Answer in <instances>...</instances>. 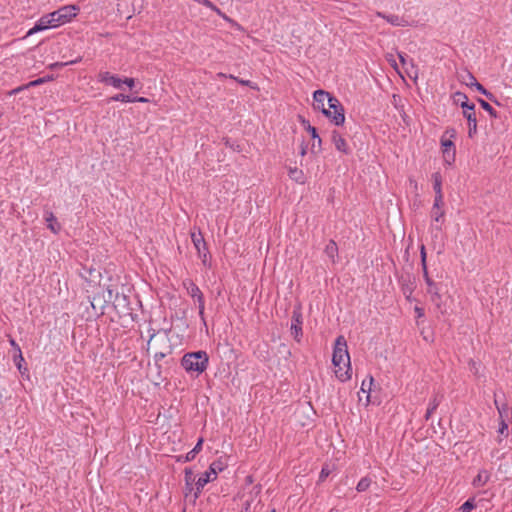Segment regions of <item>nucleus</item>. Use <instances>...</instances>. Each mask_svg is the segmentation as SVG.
Returning <instances> with one entry per match:
<instances>
[{
  "instance_id": "1",
  "label": "nucleus",
  "mask_w": 512,
  "mask_h": 512,
  "mask_svg": "<svg viewBox=\"0 0 512 512\" xmlns=\"http://www.w3.org/2000/svg\"><path fill=\"white\" fill-rule=\"evenodd\" d=\"M79 10V7L76 5H64L53 12L41 16L35 25L27 31L25 38L71 22L77 16Z\"/></svg>"
},
{
  "instance_id": "2",
  "label": "nucleus",
  "mask_w": 512,
  "mask_h": 512,
  "mask_svg": "<svg viewBox=\"0 0 512 512\" xmlns=\"http://www.w3.org/2000/svg\"><path fill=\"white\" fill-rule=\"evenodd\" d=\"M454 101L459 103L463 109V116L468 121V136L472 138L477 132L475 105L473 103H469L468 97L462 92H456L454 94Z\"/></svg>"
},
{
  "instance_id": "3",
  "label": "nucleus",
  "mask_w": 512,
  "mask_h": 512,
  "mask_svg": "<svg viewBox=\"0 0 512 512\" xmlns=\"http://www.w3.org/2000/svg\"><path fill=\"white\" fill-rule=\"evenodd\" d=\"M332 364L335 377L340 382H347L352 378L350 354H332Z\"/></svg>"
},
{
  "instance_id": "4",
  "label": "nucleus",
  "mask_w": 512,
  "mask_h": 512,
  "mask_svg": "<svg viewBox=\"0 0 512 512\" xmlns=\"http://www.w3.org/2000/svg\"><path fill=\"white\" fill-rule=\"evenodd\" d=\"M208 364V354H184L181 365L187 372L202 373Z\"/></svg>"
},
{
  "instance_id": "5",
  "label": "nucleus",
  "mask_w": 512,
  "mask_h": 512,
  "mask_svg": "<svg viewBox=\"0 0 512 512\" xmlns=\"http://www.w3.org/2000/svg\"><path fill=\"white\" fill-rule=\"evenodd\" d=\"M455 137L456 130L454 128H447L440 139L444 161L448 165H451L455 161L456 150L454 142L452 141Z\"/></svg>"
},
{
  "instance_id": "6",
  "label": "nucleus",
  "mask_w": 512,
  "mask_h": 512,
  "mask_svg": "<svg viewBox=\"0 0 512 512\" xmlns=\"http://www.w3.org/2000/svg\"><path fill=\"white\" fill-rule=\"evenodd\" d=\"M324 115L337 126L345 122L344 108L337 98H329V107L324 111Z\"/></svg>"
},
{
  "instance_id": "7",
  "label": "nucleus",
  "mask_w": 512,
  "mask_h": 512,
  "mask_svg": "<svg viewBox=\"0 0 512 512\" xmlns=\"http://www.w3.org/2000/svg\"><path fill=\"white\" fill-rule=\"evenodd\" d=\"M183 285L184 287L186 288L187 290V293L193 298L196 300V302L198 303V308H199V314L202 316L203 313H204V296H203V293L201 292V290L199 289V287L192 281V280H185L183 282Z\"/></svg>"
},
{
  "instance_id": "8",
  "label": "nucleus",
  "mask_w": 512,
  "mask_h": 512,
  "mask_svg": "<svg viewBox=\"0 0 512 512\" xmlns=\"http://www.w3.org/2000/svg\"><path fill=\"white\" fill-rule=\"evenodd\" d=\"M302 325H303V317H302L301 310L299 308L294 309L292 312V317H291L290 332H291V335L293 336V338L298 342L300 341L302 334H303L302 333Z\"/></svg>"
},
{
  "instance_id": "9",
  "label": "nucleus",
  "mask_w": 512,
  "mask_h": 512,
  "mask_svg": "<svg viewBox=\"0 0 512 512\" xmlns=\"http://www.w3.org/2000/svg\"><path fill=\"white\" fill-rule=\"evenodd\" d=\"M98 82L112 86L115 89H121L123 85V78L119 77L116 74H112L108 71H101L98 76Z\"/></svg>"
},
{
  "instance_id": "10",
  "label": "nucleus",
  "mask_w": 512,
  "mask_h": 512,
  "mask_svg": "<svg viewBox=\"0 0 512 512\" xmlns=\"http://www.w3.org/2000/svg\"><path fill=\"white\" fill-rule=\"evenodd\" d=\"M399 284H400L401 291H402L403 295L405 296V298L410 302L413 301L414 300L413 292L416 287L414 279H412L409 275L402 276L399 279Z\"/></svg>"
},
{
  "instance_id": "11",
  "label": "nucleus",
  "mask_w": 512,
  "mask_h": 512,
  "mask_svg": "<svg viewBox=\"0 0 512 512\" xmlns=\"http://www.w3.org/2000/svg\"><path fill=\"white\" fill-rule=\"evenodd\" d=\"M329 98H335L330 93L324 91V90H316L313 93V100H314V108L321 110L324 114V111H327L328 108L325 106V102L329 105Z\"/></svg>"
},
{
  "instance_id": "12",
  "label": "nucleus",
  "mask_w": 512,
  "mask_h": 512,
  "mask_svg": "<svg viewBox=\"0 0 512 512\" xmlns=\"http://www.w3.org/2000/svg\"><path fill=\"white\" fill-rule=\"evenodd\" d=\"M191 239H192L195 249L197 250V252L199 254V257L202 259L203 263L205 264L206 260H207L208 249L206 247V243H205V240H204L202 234L201 233H198V234L192 233Z\"/></svg>"
},
{
  "instance_id": "13",
  "label": "nucleus",
  "mask_w": 512,
  "mask_h": 512,
  "mask_svg": "<svg viewBox=\"0 0 512 512\" xmlns=\"http://www.w3.org/2000/svg\"><path fill=\"white\" fill-rule=\"evenodd\" d=\"M331 140L337 151L344 154H349L351 152L347 141L338 131H332Z\"/></svg>"
},
{
  "instance_id": "14",
  "label": "nucleus",
  "mask_w": 512,
  "mask_h": 512,
  "mask_svg": "<svg viewBox=\"0 0 512 512\" xmlns=\"http://www.w3.org/2000/svg\"><path fill=\"white\" fill-rule=\"evenodd\" d=\"M424 281L427 285V293L430 295L431 301H436L440 298V289L437 283H435L428 274V270L426 272H423Z\"/></svg>"
},
{
  "instance_id": "15",
  "label": "nucleus",
  "mask_w": 512,
  "mask_h": 512,
  "mask_svg": "<svg viewBox=\"0 0 512 512\" xmlns=\"http://www.w3.org/2000/svg\"><path fill=\"white\" fill-rule=\"evenodd\" d=\"M376 16L385 19L388 23L397 27H406L409 25L408 21L404 17H400L395 14L386 15L380 11L376 12Z\"/></svg>"
},
{
  "instance_id": "16",
  "label": "nucleus",
  "mask_w": 512,
  "mask_h": 512,
  "mask_svg": "<svg viewBox=\"0 0 512 512\" xmlns=\"http://www.w3.org/2000/svg\"><path fill=\"white\" fill-rule=\"evenodd\" d=\"M203 438H199L194 448L188 451L185 455H179L176 457L177 462L185 463L195 459L196 455L201 451L203 445Z\"/></svg>"
},
{
  "instance_id": "17",
  "label": "nucleus",
  "mask_w": 512,
  "mask_h": 512,
  "mask_svg": "<svg viewBox=\"0 0 512 512\" xmlns=\"http://www.w3.org/2000/svg\"><path fill=\"white\" fill-rule=\"evenodd\" d=\"M44 220L46 222L47 228L54 234H58L61 230V225L57 221V218L53 214V212L46 210L44 212Z\"/></svg>"
},
{
  "instance_id": "18",
  "label": "nucleus",
  "mask_w": 512,
  "mask_h": 512,
  "mask_svg": "<svg viewBox=\"0 0 512 512\" xmlns=\"http://www.w3.org/2000/svg\"><path fill=\"white\" fill-rule=\"evenodd\" d=\"M302 125L310 133L312 139L314 140V143L312 144V150H314L316 146L318 147V150H320L322 139L320 138L317 129L314 126H311L309 121L305 119H302Z\"/></svg>"
},
{
  "instance_id": "19",
  "label": "nucleus",
  "mask_w": 512,
  "mask_h": 512,
  "mask_svg": "<svg viewBox=\"0 0 512 512\" xmlns=\"http://www.w3.org/2000/svg\"><path fill=\"white\" fill-rule=\"evenodd\" d=\"M433 180V189L435 191L436 198V206L443 200V192H442V178L440 173L436 172L432 175Z\"/></svg>"
},
{
  "instance_id": "20",
  "label": "nucleus",
  "mask_w": 512,
  "mask_h": 512,
  "mask_svg": "<svg viewBox=\"0 0 512 512\" xmlns=\"http://www.w3.org/2000/svg\"><path fill=\"white\" fill-rule=\"evenodd\" d=\"M214 480L213 479V474L210 472V470L204 472L199 478L198 480L196 481L195 483V486H196V492L194 494V497L195 498H198L202 489L204 488V486L206 484H208L210 481Z\"/></svg>"
},
{
  "instance_id": "21",
  "label": "nucleus",
  "mask_w": 512,
  "mask_h": 512,
  "mask_svg": "<svg viewBox=\"0 0 512 512\" xmlns=\"http://www.w3.org/2000/svg\"><path fill=\"white\" fill-rule=\"evenodd\" d=\"M491 473L486 469H481L477 476L473 479V486L480 488L486 485V483L490 480Z\"/></svg>"
},
{
  "instance_id": "22",
  "label": "nucleus",
  "mask_w": 512,
  "mask_h": 512,
  "mask_svg": "<svg viewBox=\"0 0 512 512\" xmlns=\"http://www.w3.org/2000/svg\"><path fill=\"white\" fill-rule=\"evenodd\" d=\"M442 399H443V395L439 394V393L435 394L433 396V398L430 399L429 404H428V408H427V411H426V414H425V419L426 420L430 419L432 414L435 412V410L440 405Z\"/></svg>"
},
{
  "instance_id": "23",
  "label": "nucleus",
  "mask_w": 512,
  "mask_h": 512,
  "mask_svg": "<svg viewBox=\"0 0 512 512\" xmlns=\"http://www.w3.org/2000/svg\"><path fill=\"white\" fill-rule=\"evenodd\" d=\"M13 361L22 377L29 378L28 368L26 366L25 359L23 358V354H14Z\"/></svg>"
},
{
  "instance_id": "24",
  "label": "nucleus",
  "mask_w": 512,
  "mask_h": 512,
  "mask_svg": "<svg viewBox=\"0 0 512 512\" xmlns=\"http://www.w3.org/2000/svg\"><path fill=\"white\" fill-rule=\"evenodd\" d=\"M443 204L444 203L442 200L438 204V206H436V198H434V203H433V207H432V211H431V217H432V220L436 223L443 221V218H444V211L442 209Z\"/></svg>"
},
{
  "instance_id": "25",
  "label": "nucleus",
  "mask_w": 512,
  "mask_h": 512,
  "mask_svg": "<svg viewBox=\"0 0 512 512\" xmlns=\"http://www.w3.org/2000/svg\"><path fill=\"white\" fill-rule=\"evenodd\" d=\"M226 467L227 463L222 458L213 461L209 466V470L213 474V479H216L217 474L222 472Z\"/></svg>"
},
{
  "instance_id": "26",
  "label": "nucleus",
  "mask_w": 512,
  "mask_h": 512,
  "mask_svg": "<svg viewBox=\"0 0 512 512\" xmlns=\"http://www.w3.org/2000/svg\"><path fill=\"white\" fill-rule=\"evenodd\" d=\"M327 257L333 262H336V257L338 255V246L335 241L330 240L324 250Z\"/></svg>"
},
{
  "instance_id": "27",
  "label": "nucleus",
  "mask_w": 512,
  "mask_h": 512,
  "mask_svg": "<svg viewBox=\"0 0 512 512\" xmlns=\"http://www.w3.org/2000/svg\"><path fill=\"white\" fill-rule=\"evenodd\" d=\"M288 175L290 179L297 183L303 184L305 182L304 173L302 170L298 169L297 167H291L289 168Z\"/></svg>"
},
{
  "instance_id": "28",
  "label": "nucleus",
  "mask_w": 512,
  "mask_h": 512,
  "mask_svg": "<svg viewBox=\"0 0 512 512\" xmlns=\"http://www.w3.org/2000/svg\"><path fill=\"white\" fill-rule=\"evenodd\" d=\"M151 331H152V333L150 334L149 340H148V349L151 348V343L153 341L158 340V339L165 341L168 338V334H167L166 330L155 331L154 329H152Z\"/></svg>"
},
{
  "instance_id": "29",
  "label": "nucleus",
  "mask_w": 512,
  "mask_h": 512,
  "mask_svg": "<svg viewBox=\"0 0 512 512\" xmlns=\"http://www.w3.org/2000/svg\"><path fill=\"white\" fill-rule=\"evenodd\" d=\"M118 297V291L113 286H107L103 292L105 302H114Z\"/></svg>"
},
{
  "instance_id": "30",
  "label": "nucleus",
  "mask_w": 512,
  "mask_h": 512,
  "mask_svg": "<svg viewBox=\"0 0 512 512\" xmlns=\"http://www.w3.org/2000/svg\"><path fill=\"white\" fill-rule=\"evenodd\" d=\"M333 352H348L347 341L344 336H338L336 338Z\"/></svg>"
},
{
  "instance_id": "31",
  "label": "nucleus",
  "mask_w": 512,
  "mask_h": 512,
  "mask_svg": "<svg viewBox=\"0 0 512 512\" xmlns=\"http://www.w3.org/2000/svg\"><path fill=\"white\" fill-rule=\"evenodd\" d=\"M111 101L116 102H123V103H133L134 99H132V96L126 95L123 93L116 94L110 98Z\"/></svg>"
},
{
  "instance_id": "32",
  "label": "nucleus",
  "mask_w": 512,
  "mask_h": 512,
  "mask_svg": "<svg viewBox=\"0 0 512 512\" xmlns=\"http://www.w3.org/2000/svg\"><path fill=\"white\" fill-rule=\"evenodd\" d=\"M195 480V476L193 474V472L191 471V469H188L186 468L185 469V484H186V488L187 490L190 492L192 491V483L194 482Z\"/></svg>"
},
{
  "instance_id": "33",
  "label": "nucleus",
  "mask_w": 512,
  "mask_h": 512,
  "mask_svg": "<svg viewBox=\"0 0 512 512\" xmlns=\"http://www.w3.org/2000/svg\"><path fill=\"white\" fill-rule=\"evenodd\" d=\"M371 479L368 478V477H363L360 479V481L358 482L357 486H356V490L358 492H364L366 491L370 485H371Z\"/></svg>"
},
{
  "instance_id": "34",
  "label": "nucleus",
  "mask_w": 512,
  "mask_h": 512,
  "mask_svg": "<svg viewBox=\"0 0 512 512\" xmlns=\"http://www.w3.org/2000/svg\"><path fill=\"white\" fill-rule=\"evenodd\" d=\"M478 102H479V104L481 105V107H482L486 112H488V113H489V115H490L491 117H494V118H496V117H497V112H496V110H495V109H494V108H493V107H492V106H491L487 101H485V100H483V99H478Z\"/></svg>"
},
{
  "instance_id": "35",
  "label": "nucleus",
  "mask_w": 512,
  "mask_h": 512,
  "mask_svg": "<svg viewBox=\"0 0 512 512\" xmlns=\"http://www.w3.org/2000/svg\"><path fill=\"white\" fill-rule=\"evenodd\" d=\"M494 404L498 410V413H499V416L501 419H503V416L504 414H506L508 412V405L507 403H503L501 405H499V402H498V399H497V394L495 393L494 394Z\"/></svg>"
},
{
  "instance_id": "36",
  "label": "nucleus",
  "mask_w": 512,
  "mask_h": 512,
  "mask_svg": "<svg viewBox=\"0 0 512 512\" xmlns=\"http://www.w3.org/2000/svg\"><path fill=\"white\" fill-rule=\"evenodd\" d=\"M476 507V504H475V501L473 498H470L468 500H466L462 505L461 507L459 508V510L461 512H470L471 510H473L474 508Z\"/></svg>"
},
{
  "instance_id": "37",
  "label": "nucleus",
  "mask_w": 512,
  "mask_h": 512,
  "mask_svg": "<svg viewBox=\"0 0 512 512\" xmlns=\"http://www.w3.org/2000/svg\"><path fill=\"white\" fill-rule=\"evenodd\" d=\"M471 88H475L478 92L488 97L490 100H493L494 96L492 93L487 91L482 84H480L478 81L473 83V86Z\"/></svg>"
},
{
  "instance_id": "38",
  "label": "nucleus",
  "mask_w": 512,
  "mask_h": 512,
  "mask_svg": "<svg viewBox=\"0 0 512 512\" xmlns=\"http://www.w3.org/2000/svg\"><path fill=\"white\" fill-rule=\"evenodd\" d=\"M373 377L370 376L369 377V383L367 384L366 381L364 380L361 384V392L363 393H367V400L369 401V398H370V392H371V385L373 384Z\"/></svg>"
},
{
  "instance_id": "39",
  "label": "nucleus",
  "mask_w": 512,
  "mask_h": 512,
  "mask_svg": "<svg viewBox=\"0 0 512 512\" xmlns=\"http://www.w3.org/2000/svg\"><path fill=\"white\" fill-rule=\"evenodd\" d=\"M332 469L330 468L329 464H324L320 474H319V482L325 481V479L331 474Z\"/></svg>"
},
{
  "instance_id": "40",
  "label": "nucleus",
  "mask_w": 512,
  "mask_h": 512,
  "mask_svg": "<svg viewBox=\"0 0 512 512\" xmlns=\"http://www.w3.org/2000/svg\"><path fill=\"white\" fill-rule=\"evenodd\" d=\"M420 257H421V266H422V270L423 272H426L427 269V263H426V250H425V246L424 245H421V248H420Z\"/></svg>"
},
{
  "instance_id": "41",
  "label": "nucleus",
  "mask_w": 512,
  "mask_h": 512,
  "mask_svg": "<svg viewBox=\"0 0 512 512\" xmlns=\"http://www.w3.org/2000/svg\"><path fill=\"white\" fill-rule=\"evenodd\" d=\"M463 81L467 86L472 87L473 83L477 82V79L474 77L472 73L467 72L465 77L463 78Z\"/></svg>"
},
{
  "instance_id": "42",
  "label": "nucleus",
  "mask_w": 512,
  "mask_h": 512,
  "mask_svg": "<svg viewBox=\"0 0 512 512\" xmlns=\"http://www.w3.org/2000/svg\"><path fill=\"white\" fill-rule=\"evenodd\" d=\"M435 306L436 308L438 309V311L441 313V314H445L446 313V308L445 306L442 304V296L440 295V298L437 299L436 301H431Z\"/></svg>"
},
{
  "instance_id": "43",
  "label": "nucleus",
  "mask_w": 512,
  "mask_h": 512,
  "mask_svg": "<svg viewBox=\"0 0 512 512\" xmlns=\"http://www.w3.org/2000/svg\"><path fill=\"white\" fill-rule=\"evenodd\" d=\"M399 60L403 66H407L408 64L413 67V63L411 60L408 59V57L403 53H398Z\"/></svg>"
},
{
  "instance_id": "44",
  "label": "nucleus",
  "mask_w": 512,
  "mask_h": 512,
  "mask_svg": "<svg viewBox=\"0 0 512 512\" xmlns=\"http://www.w3.org/2000/svg\"><path fill=\"white\" fill-rule=\"evenodd\" d=\"M135 79L130 77L123 78V84L126 85L129 89H133L135 87Z\"/></svg>"
},
{
  "instance_id": "45",
  "label": "nucleus",
  "mask_w": 512,
  "mask_h": 512,
  "mask_svg": "<svg viewBox=\"0 0 512 512\" xmlns=\"http://www.w3.org/2000/svg\"><path fill=\"white\" fill-rule=\"evenodd\" d=\"M507 431H508V424L504 421V419H501L500 424H499L498 433L504 434V433H507Z\"/></svg>"
},
{
  "instance_id": "46",
  "label": "nucleus",
  "mask_w": 512,
  "mask_h": 512,
  "mask_svg": "<svg viewBox=\"0 0 512 512\" xmlns=\"http://www.w3.org/2000/svg\"><path fill=\"white\" fill-rule=\"evenodd\" d=\"M469 365H470V370L474 373V374H478V367H477V364L474 360H470L469 361Z\"/></svg>"
},
{
  "instance_id": "47",
  "label": "nucleus",
  "mask_w": 512,
  "mask_h": 512,
  "mask_svg": "<svg viewBox=\"0 0 512 512\" xmlns=\"http://www.w3.org/2000/svg\"><path fill=\"white\" fill-rule=\"evenodd\" d=\"M414 311H415L416 316H417L418 318H421V317H423V316H424V309H423V308H421V307H419V306H415Z\"/></svg>"
},
{
  "instance_id": "48",
  "label": "nucleus",
  "mask_w": 512,
  "mask_h": 512,
  "mask_svg": "<svg viewBox=\"0 0 512 512\" xmlns=\"http://www.w3.org/2000/svg\"><path fill=\"white\" fill-rule=\"evenodd\" d=\"M387 60L389 61V63L391 64V66L394 68V69H398L397 67V63L395 61V59H393V55H389L387 56Z\"/></svg>"
},
{
  "instance_id": "49",
  "label": "nucleus",
  "mask_w": 512,
  "mask_h": 512,
  "mask_svg": "<svg viewBox=\"0 0 512 512\" xmlns=\"http://www.w3.org/2000/svg\"><path fill=\"white\" fill-rule=\"evenodd\" d=\"M238 83H239V84H241V85H243V86H249V87H251V88H253V87H254V86H253V83H252L251 81H249V80L239 79V80H238Z\"/></svg>"
},
{
  "instance_id": "50",
  "label": "nucleus",
  "mask_w": 512,
  "mask_h": 512,
  "mask_svg": "<svg viewBox=\"0 0 512 512\" xmlns=\"http://www.w3.org/2000/svg\"><path fill=\"white\" fill-rule=\"evenodd\" d=\"M132 99H134V102H139V103L149 102V99L145 98V97H132Z\"/></svg>"
},
{
  "instance_id": "51",
  "label": "nucleus",
  "mask_w": 512,
  "mask_h": 512,
  "mask_svg": "<svg viewBox=\"0 0 512 512\" xmlns=\"http://www.w3.org/2000/svg\"><path fill=\"white\" fill-rule=\"evenodd\" d=\"M220 17H222L225 21L231 23V24H235V22L230 19L227 15H225L222 11H221V14H218Z\"/></svg>"
},
{
  "instance_id": "52",
  "label": "nucleus",
  "mask_w": 512,
  "mask_h": 512,
  "mask_svg": "<svg viewBox=\"0 0 512 512\" xmlns=\"http://www.w3.org/2000/svg\"><path fill=\"white\" fill-rule=\"evenodd\" d=\"M166 356V354H155V361L158 362L160 360H162L164 357Z\"/></svg>"
},
{
  "instance_id": "53",
  "label": "nucleus",
  "mask_w": 512,
  "mask_h": 512,
  "mask_svg": "<svg viewBox=\"0 0 512 512\" xmlns=\"http://www.w3.org/2000/svg\"><path fill=\"white\" fill-rule=\"evenodd\" d=\"M306 153H307V147L305 145H302L301 150H300L301 156L306 155Z\"/></svg>"
},
{
  "instance_id": "54",
  "label": "nucleus",
  "mask_w": 512,
  "mask_h": 512,
  "mask_svg": "<svg viewBox=\"0 0 512 512\" xmlns=\"http://www.w3.org/2000/svg\"><path fill=\"white\" fill-rule=\"evenodd\" d=\"M227 77H228V75H227V74H225V73H221V72H220V73H218V74H217V78H219V79L227 78Z\"/></svg>"
},
{
  "instance_id": "55",
  "label": "nucleus",
  "mask_w": 512,
  "mask_h": 512,
  "mask_svg": "<svg viewBox=\"0 0 512 512\" xmlns=\"http://www.w3.org/2000/svg\"><path fill=\"white\" fill-rule=\"evenodd\" d=\"M41 82H42V80H41V79H38V80L32 81V82L30 83V85L35 86V85H38V84H39V83H41Z\"/></svg>"
},
{
  "instance_id": "56",
  "label": "nucleus",
  "mask_w": 512,
  "mask_h": 512,
  "mask_svg": "<svg viewBox=\"0 0 512 512\" xmlns=\"http://www.w3.org/2000/svg\"><path fill=\"white\" fill-rule=\"evenodd\" d=\"M227 78H230V79L236 80L237 82H238V80H239L238 78H236L235 76H233V75H231V74H230V75H228V77H227Z\"/></svg>"
},
{
  "instance_id": "57",
  "label": "nucleus",
  "mask_w": 512,
  "mask_h": 512,
  "mask_svg": "<svg viewBox=\"0 0 512 512\" xmlns=\"http://www.w3.org/2000/svg\"><path fill=\"white\" fill-rule=\"evenodd\" d=\"M433 229H435L436 231H440L441 230V227L440 226H437V225H432Z\"/></svg>"
},
{
  "instance_id": "58",
  "label": "nucleus",
  "mask_w": 512,
  "mask_h": 512,
  "mask_svg": "<svg viewBox=\"0 0 512 512\" xmlns=\"http://www.w3.org/2000/svg\"><path fill=\"white\" fill-rule=\"evenodd\" d=\"M272 512H275V510L273 509Z\"/></svg>"
}]
</instances>
